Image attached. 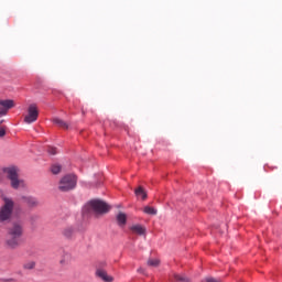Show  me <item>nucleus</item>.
Instances as JSON below:
<instances>
[{
	"label": "nucleus",
	"mask_w": 282,
	"mask_h": 282,
	"mask_svg": "<svg viewBox=\"0 0 282 282\" xmlns=\"http://www.w3.org/2000/svg\"><path fill=\"white\" fill-rule=\"evenodd\" d=\"M110 207L107 205V203L100 200V199H94L90 200L83 210V217L84 219H88L91 216L98 218L100 215H105V213H109Z\"/></svg>",
	"instance_id": "1"
},
{
	"label": "nucleus",
	"mask_w": 282,
	"mask_h": 282,
	"mask_svg": "<svg viewBox=\"0 0 282 282\" xmlns=\"http://www.w3.org/2000/svg\"><path fill=\"white\" fill-rule=\"evenodd\" d=\"M23 237V224L20 221L12 223L7 230V246L9 248H17Z\"/></svg>",
	"instance_id": "2"
},
{
	"label": "nucleus",
	"mask_w": 282,
	"mask_h": 282,
	"mask_svg": "<svg viewBox=\"0 0 282 282\" xmlns=\"http://www.w3.org/2000/svg\"><path fill=\"white\" fill-rule=\"evenodd\" d=\"M2 173H4L7 180H9L10 186L13 188V191H21L28 186L25 181L19 175V170L17 166L4 167Z\"/></svg>",
	"instance_id": "3"
},
{
	"label": "nucleus",
	"mask_w": 282,
	"mask_h": 282,
	"mask_svg": "<svg viewBox=\"0 0 282 282\" xmlns=\"http://www.w3.org/2000/svg\"><path fill=\"white\" fill-rule=\"evenodd\" d=\"M2 205L0 206V224L10 221L14 213V199L8 196H1Z\"/></svg>",
	"instance_id": "4"
},
{
	"label": "nucleus",
	"mask_w": 282,
	"mask_h": 282,
	"mask_svg": "<svg viewBox=\"0 0 282 282\" xmlns=\"http://www.w3.org/2000/svg\"><path fill=\"white\" fill-rule=\"evenodd\" d=\"M26 116L24 117V122L26 124H32L33 122H36L39 120V106L36 104H31L28 107Z\"/></svg>",
	"instance_id": "5"
},
{
	"label": "nucleus",
	"mask_w": 282,
	"mask_h": 282,
	"mask_svg": "<svg viewBox=\"0 0 282 282\" xmlns=\"http://www.w3.org/2000/svg\"><path fill=\"white\" fill-rule=\"evenodd\" d=\"M58 191L69 193L72 191V174H65L58 183Z\"/></svg>",
	"instance_id": "6"
},
{
	"label": "nucleus",
	"mask_w": 282,
	"mask_h": 282,
	"mask_svg": "<svg viewBox=\"0 0 282 282\" xmlns=\"http://www.w3.org/2000/svg\"><path fill=\"white\" fill-rule=\"evenodd\" d=\"M0 118H3V116H8V111H10V109L15 107V104L12 99H0Z\"/></svg>",
	"instance_id": "7"
},
{
	"label": "nucleus",
	"mask_w": 282,
	"mask_h": 282,
	"mask_svg": "<svg viewBox=\"0 0 282 282\" xmlns=\"http://www.w3.org/2000/svg\"><path fill=\"white\" fill-rule=\"evenodd\" d=\"M21 202L28 206V208H39V198L34 196H21Z\"/></svg>",
	"instance_id": "8"
},
{
	"label": "nucleus",
	"mask_w": 282,
	"mask_h": 282,
	"mask_svg": "<svg viewBox=\"0 0 282 282\" xmlns=\"http://www.w3.org/2000/svg\"><path fill=\"white\" fill-rule=\"evenodd\" d=\"M130 230L133 235H139L140 237L147 235V228L142 225H133L130 227Z\"/></svg>",
	"instance_id": "9"
},
{
	"label": "nucleus",
	"mask_w": 282,
	"mask_h": 282,
	"mask_svg": "<svg viewBox=\"0 0 282 282\" xmlns=\"http://www.w3.org/2000/svg\"><path fill=\"white\" fill-rule=\"evenodd\" d=\"M96 275L99 276V279H101L105 282L113 281V278L111 275L107 274V271H105L102 269H98L96 271Z\"/></svg>",
	"instance_id": "10"
},
{
	"label": "nucleus",
	"mask_w": 282,
	"mask_h": 282,
	"mask_svg": "<svg viewBox=\"0 0 282 282\" xmlns=\"http://www.w3.org/2000/svg\"><path fill=\"white\" fill-rule=\"evenodd\" d=\"M117 224L118 226H120L121 228H123V226H127V214L124 213H119L117 215Z\"/></svg>",
	"instance_id": "11"
},
{
	"label": "nucleus",
	"mask_w": 282,
	"mask_h": 282,
	"mask_svg": "<svg viewBox=\"0 0 282 282\" xmlns=\"http://www.w3.org/2000/svg\"><path fill=\"white\" fill-rule=\"evenodd\" d=\"M53 122L56 127H59V129H69V126L63 119L54 118Z\"/></svg>",
	"instance_id": "12"
},
{
	"label": "nucleus",
	"mask_w": 282,
	"mask_h": 282,
	"mask_svg": "<svg viewBox=\"0 0 282 282\" xmlns=\"http://www.w3.org/2000/svg\"><path fill=\"white\" fill-rule=\"evenodd\" d=\"M61 171H63V165L58 163H54L51 165V173H53V175H58Z\"/></svg>",
	"instance_id": "13"
},
{
	"label": "nucleus",
	"mask_w": 282,
	"mask_h": 282,
	"mask_svg": "<svg viewBox=\"0 0 282 282\" xmlns=\"http://www.w3.org/2000/svg\"><path fill=\"white\" fill-rule=\"evenodd\" d=\"M134 194L137 195V197H141V199H147V197H148L147 191H144V188H142V186H139L134 191Z\"/></svg>",
	"instance_id": "14"
},
{
	"label": "nucleus",
	"mask_w": 282,
	"mask_h": 282,
	"mask_svg": "<svg viewBox=\"0 0 282 282\" xmlns=\"http://www.w3.org/2000/svg\"><path fill=\"white\" fill-rule=\"evenodd\" d=\"M143 213H145V215H158V209H155L154 207H151V206H145L143 208Z\"/></svg>",
	"instance_id": "15"
},
{
	"label": "nucleus",
	"mask_w": 282,
	"mask_h": 282,
	"mask_svg": "<svg viewBox=\"0 0 282 282\" xmlns=\"http://www.w3.org/2000/svg\"><path fill=\"white\" fill-rule=\"evenodd\" d=\"M64 239H72V227H66L62 230Z\"/></svg>",
	"instance_id": "16"
},
{
	"label": "nucleus",
	"mask_w": 282,
	"mask_h": 282,
	"mask_svg": "<svg viewBox=\"0 0 282 282\" xmlns=\"http://www.w3.org/2000/svg\"><path fill=\"white\" fill-rule=\"evenodd\" d=\"M174 280L176 282H191L187 276L185 275H180V274H174Z\"/></svg>",
	"instance_id": "17"
},
{
	"label": "nucleus",
	"mask_w": 282,
	"mask_h": 282,
	"mask_svg": "<svg viewBox=\"0 0 282 282\" xmlns=\"http://www.w3.org/2000/svg\"><path fill=\"white\" fill-rule=\"evenodd\" d=\"M36 263L34 261H29L23 264L24 270H34Z\"/></svg>",
	"instance_id": "18"
},
{
	"label": "nucleus",
	"mask_w": 282,
	"mask_h": 282,
	"mask_svg": "<svg viewBox=\"0 0 282 282\" xmlns=\"http://www.w3.org/2000/svg\"><path fill=\"white\" fill-rule=\"evenodd\" d=\"M148 265H150V268H158V265H160V260L150 259V260H148Z\"/></svg>",
	"instance_id": "19"
},
{
	"label": "nucleus",
	"mask_w": 282,
	"mask_h": 282,
	"mask_svg": "<svg viewBox=\"0 0 282 282\" xmlns=\"http://www.w3.org/2000/svg\"><path fill=\"white\" fill-rule=\"evenodd\" d=\"M76 182H78V176L72 174V188H76Z\"/></svg>",
	"instance_id": "20"
},
{
	"label": "nucleus",
	"mask_w": 282,
	"mask_h": 282,
	"mask_svg": "<svg viewBox=\"0 0 282 282\" xmlns=\"http://www.w3.org/2000/svg\"><path fill=\"white\" fill-rule=\"evenodd\" d=\"M47 153H50V155H56V153H57L56 148H54V147H48Z\"/></svg>",
	"instance_id": "21"
},
{
	"label": "nucleus",
	"mask_w": 282,
	"mask_h": 282,
	"mask_svg": "<svg viewBox=\"0 0 282 282\" xmlns=\"http://www.w3.org/2000/svg\"><path fill=\"white\" fill-rule=\"evenodd\" d=\"M6 135V128H0V138Z\"/></svg>",
	"instance_id": "22"
},
{
	"label": "nucleus",
	"mask_w": 282,
	"mask_h": 282,
	"mask_svg": "<svg viewBox=\"0 0 282 282\" xmlns=\"http://www.w3.org/2000/svg\"><path fill=\"white\" fill-rule=\"evenodd\" d=\"M138 272H140L141 274H144V269L139 268V269H138Z\"/></svg>",
	"instance_id": "23"
},
{
	"label": "nucleus",
	"mask_w": 282,
	"mask_h": 282,
	"mask_svg": "<svg viewBox=\"0 0 282 282\" xmlns=\"http://www.w3.org/2000/svg\"><path fill=\"white\" fill-rule=\"evenodd\" d=\"M61 263H62L63 267H65V264H64V263H65V260H61Z\"/></svg>",
	"instance_id": "24"
}]
</instances>
